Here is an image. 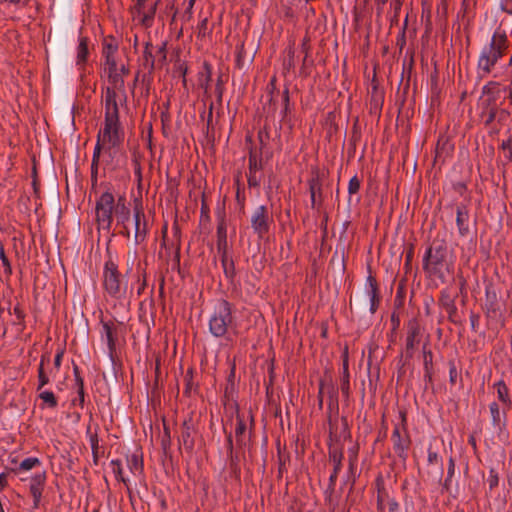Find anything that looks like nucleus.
Here are the masks:
<instances>
[{
    "mask_svg": "<svg viewBox=\"0 0 512 512\" xmlns=\"http://www.w3.org/2000/svg\"><path fill=\"white\" fill-rule=\"evenodd\" d=\"M499 86V83L496 81H489L486 85L482 88V95H486L487 99H495V104H497V98L499 95V90H497V87Z\"/></svg>",
    "mask_w": 512,
    "mask_h": 512,
    "instance_id": "obj_45",
    "label": "nucleus"
},
{
    "mask_svg": "<svg viewBox=\"0 0 512 512\" xmlns=\"http://www.w3.org/2000/svg\"><path fill=\"white\" fill-rule=\"evenodd\" d=\"M130 472L136 476H142L144 472L143 453L137 448L131 455L126 458Z\"/></svg>",
    "mask_w": 512,
    "mask_h": 512,
    "instance_id": "obj_31",
    "label": "nucleus"
},
{
    "mask_svg": "<svg viewBox=\"0 0 512 512\" xmlns=\"http://www.w3.org/2000/svg\"><path fill=\"white\" fill-rule=\"evenodd\" d=\"M271 217L268 208L261 205L255 209L251 216V227L257 236L262 239L270 230Z\"/></svg>",
    "mask_w": 512,
    "mask_h": 512,
    "instance_id": "obj_18",
    "label": "nucleus"
},
{
    "mask_svg": "<svg viewBox=\"0 0 512 512\" xmlns=\"http://www.w3.org/2000/svg\"><path fill=\"white\" fill-rule=\"evenodd\" d=\"M209 332L215 338L228 340L230 331L235 327L232 304L226 299H219L210 315Z\"/></svg>",
    "mask_w": 512,
    "mask_h": 512,
    "instance_id": "obj_4",
    "label": "nucleus"
},
{
    "mask_svg": "<svg viewBox=\"0 0 512 512\" xmlns=\"http://www.w3.org/2000/svg\"><path fill=\"white\" fill-rule=\"evenodd\" d=\"M160 3V0H157L150 8L147 12H144L142 14V17H141V20H140V23L146 27V28H149L152 26L153 24V21H154V17H155V14H156V10H157V6L158 4Z\"/></svg>",
    "mask_w": 512,
    "mask_h": 512,
    "instance_id": "obj_46",
    "label": "nucleus"
},
{
    "mask_svg": "<svg viewBox=\"0 0 512 512\" xmlns=\"http://www.w3.org/2000/svg\"><path fill=\"white\" fill-rule=\"evenodd\" d=\"M186 387L184 393L186 395L190 394L191 390L193 389L194 383H193V369L189 368L185 374L184 377Z\"/></svg>",
    "mask_w": 512,
    "mask_h": 512,
    "instance_id": "obj_64",
    "label": "nucleus"
},
{
    "mask_svg": "<svg viewBox=\"0 0 512 512\" xmlns=\"http://www.w3.org/2000/svg\"><path fill=\"white\" fill-rule=\"evenodd\" d=\"M226 442H227V450H228V454L231 458V466L233 467L234 469V473L239 476L240 474V469L239 467L237 466L236 464V461L238 460V457L237 456H234L233 454V450H234V446H233V437H232V434L229 433L227 435V439H226Z\"/></svg>",
    "mask_w": 512,
    "mask_h": 512,
    "instance_id": "obj_50",
    "label": "nucleus"
},
{
    "mask_svg": "<svg viewBox=\"0 0 512 512\" xmlns=\"http://www.w3.org/2000/svg\"><path fill=\"white\" fill-rule=\"evenodd\" d=\"M101 155V146L99 143L95 144L93 155H92V162H91V181L92 184L97 183L98 179V167H99V160Z\"/></svg>",
    "mask_w": 512,
    "mask_h": 512,
    "instance_id": "obj_40",
    "label": "nucleus"
},
{
    "mask_svg": "<svg viewBox=\"0 0 512 512\" xmlns=\"http://www.w3.org/2000/svg\"><path fill=\"white\" fill-rule=\"evenodd\" d=\"M263 169L262 151H257L253 146L249 148L248 171H261Z\"/></svg>",
    "mask_w": 512,
    "mask_h": 512,
    "instance_id": "obj_35",
    "label": "nucleus"
},
{
    "mask_svg": "<svg viewBox=\"0 0 512 512\" xmlns=\"http://www.w3.org/2000/svg\"><path fill=\"white\" fill-rule=\"evenodd\" d=\"M138 268V276H137V295L140 296L147 287V272L146 268H141V263L139 262L137 265Z\"/></svg>",
    "mask_w": 512,
    "mask_h": 512,
    "instance_id": "obj_47",
    "label": "nucleus"
},
{
    "mask_svg": "<svg viewBox=\"0 0 512 512\" xmlns=\"http://www.w3.org/2000/svg\"><path fill=\"white\" fill-rule=\"evenodd\" d=\"M197 433V427L193 420V417L189 415L180 426L179 443L183 445L185 451L191 454L195 447V435Z\"/></svg>",
    "mask_w": 512,
    "mask_h": 512,
    "instance_id": "obj_19",
    "label": "nucleus"
},
{
    "mask_svg": "<svg viewBox=\"0 0 512 512\" xmlns=\"http://www.w3.org/2000/svg\"><path fill=\"white\" fill-rule=\"evenodd\" d=\"M110 465L112 466L113 474L115 475V478L117 481L122 482L127 489V492L130 494L131 489L129 486V480L124 477L123 475V468H122V462L119 459H114L110 462Z\"/></svg>",
    "mask_w": 512,
    "mask_h": 512,
    "instance_id": "obj_39",
    "label": "nucleus"
},
{
    "mask_svg": "<svg viewBox=\"0 0 512 512\" xmlns=\"http://www.w3.org/2000/svg\"><path fill=\"white\" fill-rule=\"evenodd\" d=\"M290 461V456L288 454L281 453L278 450V477L281 478L283 473L286 472V463Z\"/></svg>",
    "mask_w": 512,
    "mask_h": 512,
    "instance_id": "obj_56",
    "label": "nucleus"
},
{
    "mask_svg": "<svg viewBox=\"0 0 512 512\" xmlns=\"http://www.w3.org/2000/svg\"><path fill=\"white\" fill-rule=\"evenodd\" d=\"M255 53H249L245 48V42L242 41L236 46L235 67L240 71H246L254 61Z\"/></svg>",
    "mask_w": 512,
    "mask_h": 512,
    "instance_id": "obj_28",
    "label": "nucleus"
},
{
    "mask_svg": "<svg viewBox=\"0 0 512 512\" xmlns=\"http://www.w3.org/2000/svg\"><path fill=\"white\" fill-rule=\"evenodd\" d=\"M493 388L496 391L497 401L506 409H512V396L510 389L507 386L503 378L499 379L493 384Z\"/></svg>",
    "mask_w": 512,
    "mask_h": 512,
    "instance_id": "obj_29",
    "label": "nucleus"
},
{
    "mask_svg": "<svg viewBox=\"0 0 512 512\" xmlns=\"http://www.w3.org/2000/svg\"><path fill=\"white\" fill-rule=\"evenodd\" d=\"M37 465H40V460L37 457H29L20 463L19 470L28 471Z\"/></svg>",
    "mask_w": 512,
    "mask_h": 512,
    "instance_id": "obj_59",
    "label": "nucleus"
},
{
    "mask_svg": "<svg viewBox=\"0 0 512 512\" xmlns=\"http://www.w3.org/2000/svg\"><path fill=\"white\" fill-rule=\"evenodd\" d=\"M454 473H455V461H454L453 457H450L449 462H448L447 477L444 481V487L446 489H448V486L451 482L452 477L454 476Z\"/></svg>",
    "mask_w": 512,
    "mask_h": 512,
    "instance_id": "obj_62",
    "label": "nucleus"
},
{
    "mask_svg": "<svg viewBox=\"0 0 512 512\" xmlns=\"http://www.w3.org/2000/svg\"><path fill=\"white\" fill-rule=\"evenodd\" d=\"M511 409H506L500 403L492 401L489 404V412L491 416V424L499 432H502L507 425L508 412Z\"/></svg>",
    "mask_w": 512,
    "mask_h": 512,
    "instance_id": "obj_23",
    "label": "nucleus"
},
{
    "mask_svg": "<svg viewBox=\"0 0 512 512\" xmlns=\"http://www.w3.org/2000/svg\"><path fill=\"white\" fill-rule=\"evenodd\" d=\"M117 50H118V45L116 43L108 42L107 40H105L103 42V49H102L103 56L109 57L111 55H115Z\"/></svg>",
    "mask_w": 512,
    "mask_h": 512,
    "instance_id": "obj_61",
    "label": "nucleus"
},
{
    "mask_svg": "<svg viewBox=\"0 0 512 512\" xmlns=\"http://www.w3.org/2000/svg\"><path fill=\"white\" fill-rule=\"evenodd\" d=\"M115 198L111 191L103 192L96 200L95 213L98 229L110 231L113 223V211L115 208Z\"/></svg>",
    "mask_w": 512,
    "mask_h": 512,
    "instance_id": "obj_9",
    "label": "nucleus"
},
{
    "mask_svg": "<svg viewBox=\"0 0 512 512\" xmlns=\"http://www.w3.org/2000/svg\"><path fill=\"white\" fill-rule=\"evenodd\" d=\"M276 83H277V77H276V75H274L271 77L270 81L268 82V84L266 86V92L269 95V103L270 104H274V94L276 92L279 93V91L277 90V87H276Z\"/></svg>",
    "mask_w": 512,
    "mask_h": 512,
    "instance_id": "obj_57",
    "label": "nucleus"
},
{
    "mask_svg": "<svg viewBox=\"0 0 512 512\" xmlns=\"http://www.w3.org/2000/svg\"><path fill=\"white\" fill-rule=\"evenodd\" d=\"M391 440L395 454L403 463H406L408 459V451L412 443L407 429L402 430L400 425L396 424L392 431Z\"/></svg>",
    "mask_w": 512,
    "mask_h": 512,
    "instance_id": "obj_15",
    "label": "nucleus"
},
{
    "mask_svg": "<svg viewBox=\"0 0 512 512\" xmlns=\"http://www.w3.org/2000/svg\"><path fill=\"white\" fill-rule=\"evenodd\" d=\"M51 361V355L49 352H45L41 355L40 363L38 366V385L37 391H41L42 388L50 382L48 372L45 370V366L49 365Z\"/></svg>",
    "mask_w": 512,
    "mask_h": 512,
    "instance_id": "obj_32",
    "label": "nucleus"
},
{
    "mask_svg": "<svg viewBox=\"0 0 512 512\" xmlns=\"http://www.w3.org/2000/svg\"><path fill=\"white\" fill-rule=\"evenodd\" d=\"M216 218H217V242L216 248L217 252L221 257L228 256V239H227V225H226V214L224 204L222 206H217L216 208Z\"/></svg>",
    "mask_w": 512,
    "mask_h": 512,
    "instance_id": "obj_16",
    "label": "nucleus"
},
{
    "mask_svg": "<svg viewBox=\"0 0 512 512\" xmlns=\"http://www.w3.org/2000/svg\"><path fill=\"white\" fill-rule=\"evenodd\" d=\"M487 483L489 486V491H492L499 485V474L494 468H490L489 474L487 477Z\"/></svg>",
    "mask_w": 512,
    "mask_h": 512,
    "instance_id": "obj_58",
    "label": "nucleus"
},
{
    "mask_svg": "<svg viewBox=\"0 0 512 512\" xmlns=\"http://www.w3.org/2000/svg\"><path fill=\"white\" fill-rule=\"evenodd\" d=\"M483 104L485 108L482 111L481 116L485 117L484 125L488 127L495 121L499 109L497 107V104H495V99L485 100Z\"/></svg>",
    "mask_w": 512,
    "mask_h": 512,
    "instance_id": "obj_33",
    "label": "nucleus"
},
{
    "mask_svg": "<svg viewBox=\"0 0 512 512\" xmlns=\"http://www.w3.org/2000/svg\"><path fill=\"white\" fill-rule=\"evenodd\" d=\"M375 487L377 490V511L385 512L384 500L388 498V493L385 489L384 480L382 476H378L375 480Z\"/></svg>",
    "mask_w": 512,
    "mask_h": 512,
    "instance_id": "obj_36",
    "label": "nucleus"
},
{
    "mask_svg": "<svg viewBox=\"0 0 512 512\" xmlns=\"http://www.w3.org/2000/svg\"><path fill=\"white\" fill-rule=\"evenodd\" d=\"M470 213L466 204L456 206V226L460 237H466L470 233Z\"/></svg>",
    "mask_w": 512,
    "mask_h": 512,
    "instance_id": "obj_26",
    "label": "nucleus"
},
{
    "mask_svg": "<svg viewBox=\"0 0 512 512\" xmlns=\"http://www.w3.org/2000/svg\"><path fill=\"white\" fill-rule=\"evenodd\" d=\"M500 149L503 152L504 164L512 161V136L510 135L507 139L503 140Z\"/></svg>",
    "mask_w": 512,
    "mask_h": 512,
    "instance_id": "obj_49",
    "label": "nucleus"
},
{
    "mask_svg": "<svg viewBox=\"0 0 512 512\" xmlns=\"http://www.w3.org/2000/svg\"><path fill=\"white\" fill-rule=\"evenodd\" d=\"M87 435L89 436L93 462L95 465H97L98 459H99V450H100L98 433L96 431L92 433L90 426H88L87 427Z\"/></svg>",
    "mask_w": 512,
    "mask_h": 512,
    "instance_id": "obj_41",
    "label": "nucleus"
},
{
    "mask_svg": "<svg viewBox=\"0 0 512 512\" xmlns=\"http://www.w3.org/2000/svg\"><path fill=\"white\" fill-rule=\"evenodd\" d=\"M449 366V383L450 385L454 386L457 384V382L460 380L462 381V378L458 372L457 365L454 359H450L448 361Z\"/></svg>",
    "mask_w": 512,
    "mask_h": 512,
    "instance_id": "obj_51",
    "label": "nucleus"
},
{
    "mask_svg": "<svg viewBox=\"0 0 512 512\" xmlns=\"http://www.w3.org/2000/svg\"><path fill=\"white\" fill-rule=\"evenodd\" d=\"M109 85L102 89L103 104L119 106L118 100L121 97L126 101L125 82L123 76L115 71L108 72Z\"/></svg>",
    "mask_w": 512,
    "mask_h": 512,
    "instance_id": "obj_10",
    "label": "nucleus"
},
{
    "mask_svg": "<svg viewBox=\"0 0 512 512\" xmlns=\"http://www.w3.org/2000/svg\"><path fill=\"white\" fill-rule=\"evenodd\" d=\"M423 334V327L418 318L413 317L406 323L405 357L412 359L416 347L420 344Z\"/></svg>",
    "mask_w": 512,
    "mask_h": 512,
    "instance_id": "obj_13",
    "label": "nucleus"
},
{
    "mask_svg": "<svg viewBox=\"0 0 512 512\" xmlns=\"http://www.w3.org/2000/svg\"><path fill=\"white\" fill-rule=\"evenodd\" d=\"M482 309L489 328L498 326L502 327L504 325L505 317L502 304L498 292L492 283L485 286V301Z\"/></svg>",
    "mask_w": 512,
    "mask_h": 512,
    "instance_id": "obj_8",
    "label": "nucleus"
},
{
    "mask_svg": "<svg viewBox=\"0 0 512 512\" xmlns=\"http://www.w3.org/2000/svg\"><path fill=\"white\" fill-rule=\"evenodd\" d=\"M167 41H162L154 46L151 42L144 44L142 66L147 71L142 76V81L150 82L156 69H162L167 63Z\"/></svg>",
    "mask_w": 512,
    "mask_h": 512,
    "instance_id": "obj_6",
    "label": "nucleus"
},
{
    "mask_svg": "<svg viewBox=\"0 0 512 512\" xmlns=\"http://www.w3.org/2000/svg\"><path fill=\"white\" fill-rule=\"evenodd\" d=\"M330 442L328 444V459L333 465L332 473L329 476L327 488L324 491L325 501L329 504L333 502V495L335 493V486L338 474L342 469V461L344 459L343 445L337 440L332 438L330 432Z\"/></svg>",
    "mask_w": 512,
    "mask_h": 512,
    "instance_id": "obj_7",
    "label": "nucleus"
},
{
    "mask_svg": "<svg viewBox=\"0 0 512 512\" xmlns=\"http://www.w3.org/2000/svg\"><path fill=\"white\" fill-rule=\"evenodd\" d=\"M453 150L454 145L450 139L445 135H440L435 147L434 164L443 165L447 158L451 156Z\"/></svg>",
    "mask_w": 512,
    "mask_h": 512,
    "instance_id": "obj_24",
    "label": "nucleus"
},
{
    "mask_svg": "<svg viewBox=\"0 0 512 512\" xmlns=\"http://www.w3.org/2000/svg\"><path fill=\"white\" fill-rule=\"evenodd\" d=\"M422 354H423V370H424L423 379H424L425 385L427 387L428 385L433 384V376H434L433 352L429 348L428 342L423 344Z\"/></svg>",
    "mask_w": 512,
    "mask_h": 512,
    "instance_id": "obj_27",
    "label": "nucleus"
},
{
    "mask_svg": "<svg viewBox=\"0 0 512 512\" xmlns=\"http://www.w3.org/2000/svg\"><path fill=\"white\" fill-rule=\"evenodd\" d=\"M248 419H249V431H248V434H246V431H247L246 418H245L244 414L240 413L237 410L235 439H236V445L239 448L246 447L247 445H249V443L251 441L252 434L254 432L255 420H254V415H253L251 409L248 412Z\"/></svg>",
    "mask_w": 512,
    "mask_h": 512,
    "instance_id": "obj_14",
    "label": "nucleus"
},
{
    "mask_svg": "<svg viewBox=\"0 0 512 512\" xmlns=\"http://www.w3.org/2000/svg\"><path fill=\"white\" fill-rule=\"evenodd\" d=\"M369 100V113L379 118L381 116L384 104L385 92L379 87L378 80L374 76L371 82V91Z\"/></svg>",
    "mask_w": 512,
    "mask_h": 512,
    "instance_id": "obj_21",
    "label": "nucleus"
},
{
    "mask_svg": "<svg viewBox=\"0 0 512 512\" xmlns=\"http://www.w3.org/2000/svg\"><path fill=\"white\" fill-rule=\"evenodd\" d=\"M211 221L210 218V209L208 204L206 203L204 196L202 197L201 201V208H200V220L199 224L202 226L209 225Z\"/></svg>",
    "mask_w": 512,
    "mask_h": 512,
    "instance_id": "obj_52",
    "label": "nucleus"
},
{
    "mask_svg": "<svg viewBox=\"0 0 512 512\" xmlns=\"http://www.w3.org/2000/svg\"><path fill=\"white\" fill-rule=\"evenodd\" d=\"M341 392L346 400L350 397V373L349 367H342L341 374Z\"/></svg>",
    "mask_w": 512,
    "mask_h": 512,
    "instance_id": "obj_44",
    "label": "nucleus"
},
{
    "mask_svg": "<svg viewBox=\"0 0 512 512\" xmlns=\"http://www.w3.org/2000/svg\"><path fill=\"white\" fill-rule=\"evenodd\" d=\"M457 297L458 293L452 294L448 288H445L440 292L438 303L447 313V318L451 323L461 325L462 319L456 306Z\"/></svg>",
    "mask_w": 512,
    "mask_h": 512,
    "instance_id": "obj_17",
    "label": "nucleus"
},
{
    "mask_svg": "<svg viewBox=\"0 0 512 512\" xmlns=\"http://www.w3.org/2000/svg\"><path fill=\"white\" fill-rule=\"evenodd\" d=\"M89 54L88 38L81 37L77 47V64L85 63Z\"/></svg>",
    "mask_w": 512,
    "mask_h": 512,
    "instance_id": "obj_43",
    "label": "nucleus"
},
{
    "mask_svg": "<svg viewBox=\"0 0 512 512\" xmlns=\"http://www.w3.org/2000/svg\"><path fill=\"white\" fill-rule=\"evenodd\" d=\"M224 85H225L224 76L222 73H219L217 80H216V84H215V94H216L217 102L219 104L222 103V97H223V93H224Z\"/></svg>",
    "mask_w": 512,
    "mask_h": 512,
    "instance_id": "obj_55",
    "label": "nucleus"
},
{
    "mask_svg": "<svg viewBox=\"0 0 512 512\" xmlns=\"http://www.w3.org/2000/svg\"><path fill=\"white\" fill-rule=\"evenodd\" d=\"M448 245L444 239H435L426 249L422 267L430 276L444 278L443 267L447 263Z\"/></svg>",
    "mask_w": 512,
    "mask_h": 512,
    "instance_id": "obj_5",
    "label": "nucleus"
},
{
    "mask_svg": "<svg viewBox=\"0 0 512 512\" xmlns=\"http://www.w3.org/2000/svg\"><path fill=\"white\" fill-rule=\"evenodd\" d=\"M390 321H391V326H392V328H391V341H393V338L395 337L396 332H397V330L400 327V317H399V314L396 313V312H393L391 314Z\"/></svg>",
    "mask_w": 512,
    "mask_h": 512,
    "instance_id": "obj_63",
    "label": "nucleus"
},
{
    "mask_svg": "<svg viewBox=\"0 0 512 512\" xmlns=\"http://www.w3.org/2000/svg\"><path fill=\"white\" fill-rule=\"evenodd\" d=\"M361 181L357 175L353 176L348 183V193L350 196L359 192Z\"/></svg>",
    "mask_w": 512,
    "mask_h": 512,
    "instance_id": "obj_60",
    "label": "nucleus"
},
{
    "mask_svg": "<svg viewBox=\"0 0 512 512\" xmlns=\"http://www.w3.org/2000/svg\"><path fill=\"white\" fill-rule=\"evenodd\" d=\"M107 258L104 262L101 284L103 292L112 299L122 300L126 297L128 290V279L127 276L132 269L134 260L136 258V252H134L131 258V266L127 264L126 273L123 274L119 269L117 258L112 255L109 248L106 250Z\"/></svg>",
    "mask_w": 512,
    "mask_h": 512,
    "instance_id": "obj_2",
    "label": "nucleus"
},
{
    "mask_svg": "<svg viewBox=\"0 0 512 512\" xmlns=\"http://www.w3.org/2000/svg\"><path fill=\"white\" fill-rule=\"evenodd\" d=\"M46 483V472L36 473L31 477L30 481V493L33 497V507L38 508L41 502L42 493Z\"/></svg>",
    "mask_w": 512,
    "mask_h": 512,
    "instance_id": "obj_25",
    "label": "nucleus"
},
{
    "mask_svg": "<svg viewBox=\"0 0 512 512\" xmlns=\"http://www.w3.org/2000/svg\"><path fill=\"white\" fill-rule=\"evenodd\" d=\"M197 76L199 87L203 89L205 93H207L210 88V82L212 80V65L209 62L204 61L202 71H200Z\"/></svg>",
    "mask_w": 512,
    "mask_h": 512,
    "instance_id": "obj_34",
    "label": "nucleus"
},
{
    "mask_svg": "<svg viewBox=\"0 0 512 512\" xmlns=\"http://www.w3.org/2000/svg\"><path fill=\"white\" fill-rule=\"evenodd\" d=\"M413 65H414L413 55H411L409 61L404 60L402 75H401V82H403L404 79L406 80L405 87H404L405 93L409 89V86H410V79H411L412 72H413Z\"/></svg>",
    "mask_w": 512,
    "mask_h": 512,
    "instance_id": "obj_42",
    "label": "nucleus"
},
{
    "mask_svg": "<svg viewBox=\"0 0 512 512\" xmlns=\"http://www.w3.org/2000/svg\"><path fill=\"white\" fill-rule=\"evenodd\" d=\"M365 292L370 299L369 311L371 314L376 313L380 306L381 296L379 290V284L375 276L372 275L371 266L368 265V276L365 283Z\"/></svg>",
    "mask_w": 512,
    "mask_h": 512,
    "instance_id": "obj_20",
    "label": "nucleus"
},
{
    "mask_svg": "<svg viewBox=\"0 0 512 512\" xmlns=\"http://www.w3.org/2000/svg\"><path fill=\"white\" fill-rule=\"evenodd\" d=\"M221 265L223 268L224 275L226 279L229 282H233L235 280V277L237 275L236 268H235V262L231 255L224 256L220 258Z\"/></svg>",
    "mask_w": 512,
    "mask_h": 512,
    "instance_id": "obj_37",
    "label": "nucleus"
},
{
    "mask_svg": "<svg viewBox=\"0 0 512 512\" xmlns=\"http://www.w3.org/2000/svg\"><path fill=\"white\" fill-rule=\"evenodd\" d=\"M13 315L15 316V319L12 321V324L20 326L19 330L22 331L25 327V313L19 304L14 306Z\"/></svg>",
    "mask_w": 512,
    "mask_h": 512,
    "instance_id": "obj_53",
    "label": "nucleus"
},
{
    "mask_svg": "<svg viewBox=\"0 0 512 512\" xmlns=\"http://www.w3.org/2000/svg\"><path fill=\"white\" fill-rule=\"evenodd\" d=\"M102 325V335H105L108 352L111 359L114 358V353L116 351V336H115V325L112 321H104L100 320Z\"/></svg>",
    "mask_w": 512,
    "mask_h": 512,
    "instance_id": "obj_30",
    "label": "nucleus"
},
{
    "mask_svg": "<svg viewBox=\"0 0 512 512\" xmlns=\"http://www.w3.org/2000/svg\"><path fill=\"white\" fill-rule=\"evenodd\" d=\"M133 220H134V244H142L149 233L148 221L144 212L141 198H135L133 201Z\"/></svg>",
    "mask_w": 512,
    "mask_h": 512,
    "instance_id": "obj_12",
    "label": "nucleus"
},
{
    "mask_svg": "<svg viewBox=\"0 0 512 512\" xmlns=\"http://www.w3.org/2000/svg\"><path fill=\"white\" fill-rule=\"evenodd\" d=\"M114 211L117 220V225H120L122 227V230L119 233L122 236L129 238L130 230L127 226V223L130 220L131 210L129 206L126 204V199L124 196H120L117 199Z\"/></svg>",
    "mask_w": 512,
    "mask_h": 512,
    "instance_id": "obj_22",
    "label": "nucleus"
},
{
    "mask_svg": "<svg viewBox=\"0 0 512 512\" xmlns=\"http://www.w3.org/2000/svg\"><path fill=\"white\" fill-rule=\"evenodd\" d=\"M123 139L119 106L104 104V125L97 133L96 143H99L101 150H110L119 147Z\"/></svg>",
    "mask_w": 512,
    "mask_h": 512,
    "instance_id": "obj_3",
    "label": "nucleus"
},
{
    "mask_svg": "<svg viewBox=\"0 0 512 512\" xmlns=\"http://www.w3.org/2000/svg\"><path fill=\"white\" fill-rule=\"evenodd\" d=\"M38 397L44 402L49 408H56L58 405L57 398L52 391L41 390Z\"/></svg>",
    "mask_w": 512,
    "mask_h": 512,
    "instance_id": "obj_48",
    "label": "nucleus"
},
{
    "mask_svg": "<svg viewBox=\"0 0 512 512\" xmlns=\"http://www.w3.org/2000/svg\"><path fill=\"white\" fill-rule=\"evenodd\" d=\"M260 171H248L247 173V182L250 188H259L261 185L262 175L259 174Z\"/></svg>",
    "mask_w": 512,
    "mask_h": 512,
    "instance_id": "obj_54",
    "label": "nucleus"
},
{
    "mask_svg": "<svg viewBox=\"0 0 512 512\" xmlns=\"http://www.w3.org/2000/svg\"><path fill=\"white\" fill-rule=\"evenodd\" d=\"M325 174L315 166L311 169V177L307 180L310 193L311 209L320 211L324 203L323 183Z\"/></svg>",
    "mask_w": 512,
    "mask_h": 512,
    "instance_id": "obj_11",
    "label": "nucleus"
},
{
    "mask_svg": "<svg viewBox=\"0 0 512 512\" xmlns=\"http://www.w3.org/2000/svg\"><path fill=\"white\" fill-rule=\"evenodd\" d=\"M281 106H282V109L280 111L281 121H286L288 116L291 113L290 91H289L288 85H285V87L281 93Z\"/></svg>",
    "mask_w": 512,
    "mask_h": 512,
    "instance_id": "obj_38",
    "label": "nucleus"
},
{
    "mask_svg": "<svg viewBox=\"0 0 512 512\" xmlns=\"http://www.w3.org/2000/svg\"><path fill=\"white\" fill-rule=\"evenodd\" d=\"M510 41L505 30L498 27L492 34L488 44H485L478 55L476 73L478 79L488 77L495 70L499 61L507 54Z\"/></svg>",
    "mask_w": 512,
    "mask_h": 512,
    "instance_id": "obj_1",
    "label": "nucleus"
}]
</instances>
